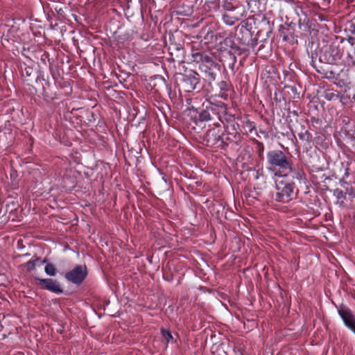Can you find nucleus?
<instances>
[{"mask_svg":"<svg viewBox=\"0 0 355 355\" xmlns=\"http://www.w3.org/2000/svg\"><path fill=\"white\" fill-rule=\"evenodd\" d=\"M218 122H219L220 125L223 124L224 128L230 125L238 124L235 120V117L233 115L228 114L226 112L225 108V112L221 114L220 120H218Z\"/></svg>","mask_w":355,"mask_h":355,"instance_id":"nucleus-22","label":"nucleus"},{"mask_svg":"<svg viewBox=\"0 0 355 355\" xmlns=\"http://www.w3.org/2000/svg\"><path fill=\"white\" fill-rule=\"evenodd\" d=\"M242 123V128L245 134L251 133L256 128L254 122L250 121L248 118H244Z\"/></svg>","mask_w":355,"mask_h":355,"instance_id":"nucleus-24","label":"nucleus"},{"mask_svg":"<svg viewBox=\"0 0 355 355\" xmlns=\"http://www.w3.org/2000/svg\"><path fill=\"white\" fill-rule=\"evenodd\" d=\"M267 168L279 178H286V173H283L285 170L290 168L291 162V157L287 156L281 150H269L266 155Z\"/></svg>","mask_w":355,"mask_h":355,"instance_id":"nucleus-2","label":"nucleus"},{"mask_svg":"<svg viewBox=\"0 0 355 355\" xmlns=\"http://www.w3.org/2000/svg\"><path fill=\"white\" fill-rule=\"evenodd\" d=\"M349 40H354V38L350 37V38H349Z\"/></svg>","mask_w":355,"mask_h":355,"instance_id":"nucleus-35","label":"nucleus"},{"mask_svg":"<svg viewBox=\"0 0 355 355\" xmlns=\"http://www.w3.org/2000/svg\"><path fill=\"white\" fill-rule=\"evenodd\" d=\"M354 101H355V94H354Z\"/></svg>","mask_w":355,"mask_h":355,"instance_id":"nucleus-37","label":"nucleus"},{"mask_svg":"<svg viewBox=\"0 0 355 355\" xmlns=\"http://www.w3.org/2000/svg\"><path fill=\"white\" fill-rule=\"evenodd\" d=\"M311 64H312V66H313V67H314V61H313V60H312V62H311Z\"/></svg>","mask_w":355,"mask_h":355,"instance_id":"nucleus-34","label":"nucleus"},{"mask_svg":"<svg viewBox=\"0 0 355 355\" xmlns=\"http://www.w3.org/2000/svg\"><path fill=\"white\" fill-rule=\"evenodd\" d=\"M35 284L41 289L47 290L51 293L60 294L63 293L60 284L55 279L51 278H40L35 277L34 278Z\"/></svg>","mask_w":355,"mask_h":355,"instance_id":"nucleus-10","label":"nucleus"},{"mask_svg":"<svg viewBox=\"0 0 355 355\" xmlns=\"http://www.w3.org/2000/svg\"><path fill=\"white\" fill-rule=\"evenodd\" d=\"M161 334H162L163 340L166 343V345L169 343H173L176 342L175 339L173 338L171 332L169 330L162 328L161 329Z\"/></svg>","mask_w":355,"mask_h":355,"instance_id":"nucleus-25","label":"nucleus"},{"mask_svg":"<svg viewBox=\"0 0 355 355\" xmlns=\"http://www.w3.org/2000/svg\"><path fill=\"white\" fill-rule=\"evenodd\" d=\"M163 279L167 282H172L173 279V275L170 272H163Z\"/></svg>","mask_w":355,"mask_h":355,"instance_id":"nucleus-32","label":"nucleus"},{"mask_svg":"<svg viewBox=\"0 0 355 355\" xmlns=\"http://www.w3.org/2000/svg\"><path fill=\"white\" fill-rule=\"evenodd\" d=\"M338 313L342 318L345 325L355 334V315L346 306L341 305Z\"/></svg>","mask_w":355,"mask_h":355,"instance_id":"nucleus-14","label":"nucleus"},{"mask_svg":"<svg viewBox=\"0 0 355 355\" xmlns=\"http://www.w3.org/2000/svg\"><path fill=\"white\" fill-rule=\"evenodd\" d=\"M283 173L287 174L286 179H288V173H290L291 180H289V181L295 182V180H296L301 188H302L303 186L305 187V190L304 191V194L309 193V189L308 186L309 182L306 178V175L302 165L294 164L293 162L292 161L290 168L285 170Z\"/></svg>","mask_w":355,"mask_h":355,"instance_id":"nucleus-5","label":"nucleus"},{"mask_svg":"<svg viewBox=\"0 0 355 355\" xmlns=\"http://www.w3.org/2000/svg\"><path fill=\"white\" fill-rule=\"evenodd\" d=\"M344 184H345L344 183V184H342V185L343 186V187H345V188L346 187H345V185H344Z\"/></svg>","mask_w":355,"mask_h":355,"instance_id":"nucleus-36","label":"nucleus"},{"mask_svg":"<svg viewBox=\"0 0 355 355\" xmlns=\"http://www.w3.org/2000/svg\"><path fill=\"white\" fill-rule=\"evenodd\" d=\"M168 51L171 56L175 55L177 59L183 58L184 48L181 44H171L168 46Z\"/></svg>","mask_w":355,"mask_h":355,"instance_id":"nucleus-21","label":"nucleus"},{"mask_svg":"<svg viewBox=\"0 0 355 355\" xmlns=\"http://www.w3.org/2000/svg\"><path fill=\"white\" fill-rule=\"evenodd\" d=\"M190 110L194 111L198 114V121L200 122H212L214 126L220 127L218 120H220L221 114L225 112V107L223 105L209 103L205 108L198 111L193 105Z\"/></svg>","mask_w":355,"mask_h":355,"instance_id":"nucleus-4","label":"nucleus"},{"mask_svg":"<svg viewBox=\"0 0 355 355\" xmlns=\"http://www.w3.org/2000/svg\"><path fill=\"white\" fill-rule=\"evenodd\" d=\"M42 264H40V261H37V266H41Z\"/></svg>","mask_w":355,"mask_h":355,"instance_id":"nucleus-33","label":"nucleus"},{"mask_svg":"<svg viewBox=\"0 0 355 355\" xmlns=\"http://www.w3.org/2000/svg\"><path fill=\"white\" fill-rule=\"evenodd\" d=\"M236 8L229 9L227 6V9L223 15V21L225 24L229 26H233L236 21L241 19L242 14L236 11Z\"/></svg>","mask_w":355,"mask_h":355,"instance_id":"nucleus-17","label":"nucleus"},{"mask_svg":"<svg viewBox=\"0 0 355 355\" xmlns=\"http://www.w3.org/2000/svg\"><path fill=\"white\" fill-rule=\"evenodd\" d=\"M20 70L24 80L26 82L28 85H31L34 82L37 83L41 81V80H44L41 71H40L35 66H28L26 64L23 63L20 64Z\"/></svg>","mask_w":355,"mask_h":355,"instance_id":"nucleus-7","label":"nucleus"},{"mask_svg":"<svg viewBox=\"0 0 355 355\" xmlns=\"http://www.w3.org/2000/svg\"><path fill=\"white\" fill-rule=\"evenodd\" d=\"M275 192L272 199L276 202L287 204L296 198L300 193V189L296 187L295 182L289 181L286 178L275 180Z\"/></svg>","mask_w":355,"mask_h":355,"instance_id":"nucleus-3","label":"nucleus"},{"mask_svg":"<svg viewBox=\"0 0 355 355\" xmlns=\"http://www.w3.org/2000/svg\"><path fill=\"white\" fill-rule=\"evenodd\" d=\"M298 137L300 140L306 141L308 144H310L313 140L312 135L309 130H305L304 127H303L302 130L298 133Z\"/></svg>","mask_w":355,"mask_h":355,"instance_id":"nucleus-26","label":"nucleus"},{"mask_svg":"<svg viewBox=\"0 0 355 355\" xmlns=\"http://www.w3.org/2000/svg\"><path fill=\"white\" fill-rule=\"evenodd\" d=\"M37 261H40V264H43L46 263V259H45L42 260L40 257H35L25 263L24 264V267L26 268L27 272H31L35 270V267L37 266Z\"/></svg>","mask_w":355,"mask_h":355,"instance_id":"nucleus-23","label":"nucleus"},{"mask_svg":"<svg viewBox=\"0 0 355 355\" xmlns=\"http://www.w3.org/2000/svg\"><path fill=\"white\" fill-rule=\"evenodd\" d=\"M225 37L226 36L223 33L214 34L213 31H208L205 36V40H210L214 43V46L217 49L222 44L223 40H225Z\"/></svg>","mask_w":355,"mask_h":355,"instance_id":"nucleus-19","label":"nucleus"},{"mask_svg":"<svg viewBox=\"0 0 355 355\" xmlns=\"http://www.w3.org/2000/svg\"><path fill=\"white\" fill-rule=\"evenodd\" d=\"M44 271L46 275L54 277L57 274V270L54 264L51 263H46L44 266Z\"/></svg>","mask_w":355,"mask_h":355,"instance_id":"nucleus-27","label":"nucleus"},{"mask_svg":"<svg viewBox=\"0 0 355 355\" xmlns=\"http://www.w3.org/2000/svg\"><path fill=\"white\" fill-rule=\"evenodd\" d=\"M254 143L256 144V149H257V152L258 153V155L260 158H262L263 157V151H264V145L262 142L257 140V139H254Z\"/></svg>","mask_w":355,"mask_h":355,"instance_id":"nucleus-29","label":"nucleus"},{"mask_svg":"<svg viewBox=\"0 0 355 355\" xmlns=\"http://www.w3.org/2000/svg\"><path fill=\"white\" fill-rule=\"evenodd\" d=\"M236 52L228 51V53L223 54L221 61L224 66H227L232 71L235 72V64L236 62Z\"/></svg>","mask_w":355,"mask_h":355,"instance_id":"nucleus-18","label":"nucleus"},{"mask_svg":"<svg viewBox=\"0 0 355 355\" xmlns=\"http://www.w3.org/2000/svg\"><path fill=\"white\" fill-rule=\"evenodd\" d=\"M194 61L199 63L198 69L203 80L209 85L215 81L220 72V66L203 52L193 54Z\"/></svg>","mask_w":355,"mask_h":355,"instance_id":"nucleus-1","label":"nucleus"},{"mask_svg":"<svg viewBox=\"0 0 355 355\" xmlns=\"http://www.w3.org/2000/svg\"><path fill=\"white\" fill-rule=\"evenodd\" d=\"M333 195L336 198V204L338 205L340 207H346V200L347 196L346 193L344 191L340 189H336L333 191Z\"/></svg>","mask_w":355,"mask_h":355,"instance_id":"nucleus-20","label":"nucleus"},{"mask_svg":"<svg viewBox=\"0 0 355 355\" xmlns=\"http://www.w3.org/2000/svg\"><path fill=\"white\" fill-rule=\"evenodd\" d=\"M279 35L285 42H288L291 44H294L297 42V38L295 35V29L292 24L284 25L281 24L279 26Z\"/></svg>","mask_w":355,"mask_h":355,"instance_id":"nucleus-15","label":"nucleus"},{"mask_svg":"<svg viewBox=\"0 0 355 355\" xmlns=\"http://www.w3.org/2000/svg\"><path fill=\"white\" fill-rule=\"evenodd\" d=\"M217 51H219L223 54L228 53V51L236 52L238 55H241L247 51L245 48H242L235 44L232 37H225V40H223L222 44L218 47Z\"/></svg>","mask_w":355,"mask_h":355,"instance_id":"nucleus-13","label":"nucleus"},{"mask_svg":"<svg viewBox=\"0 0 355 355\" xmlns=\"http://www.w3.org/2000/svg\"><path fill=\"white\" fill-rule=\"evenodd\" d=\"M340 51L337 47L330 46L325 47L320 55V61L330 64H336L340 59Z\"/></svg>","mask_w":355,"mask_h":355,"instance_id":"nucleus-11","label":"nucleus"},{"mask_svg":"<svg viewBox=\"0 0 355 355\" xmlns=\"http://www.w3.org/2000/svg\"><path fill=\"white\" fill-rule=\"evenodd\" d=\"M236 39L239 44L243 46V48H245L247 50L248 49L246 47H254V46L256 44L254 39L252 38V34L251 31L246 28H241L239 33L237 34Z\"/></svg>","mask_w":355,"mask_h":355,"instance_id":"nucleus-16","label":"nucleus"},{"mask_svg":"<svg viewBox=\"0 0 355 355\" xmlns=\"http://www.w3.org/2000/svg\"><path fill=\"white\" fill-rule=\"evenodd\" d=\"M225 141H226L225 146L228 145V143H235L239 144L243 139V137L240 133V125L239 124L230 125L226 126L225 128Z\"/></svg>","mask_w":355,"mask_h":355,"instance_id":"nucleus-12","label":"nucleus"},{"mask_svg":"<svg viewBox=\"0 0 355 355\" xmlns=\"http://www.w3.org/2000/svg\"><path fill=\"white\" fill-rule=\"evenodd\" d=\"M180 87L181 89L185 92H192L195 90L200 91L202 88L200 74L193 71L184 74L181 80Z\"/></svg>","mask_w":355,"mask_h":355,"instance_id":"nucleus-6","label":"nucleus"},{"mask_svg":"<svg viewBox=\"0 0 355 355\" xmlns=\"http://www.w3.org/2000/svg\"><path fill=\"white\" fill-rule=\"evenodd\" d=\"M345 184L347 185L345 191L346 196H348L350 200H352L355 198V187L348 184L346 182H345Z\"/></svg>","mask_w":355,"mask_h":355,"instance_id":"nucleus-28","label":"nucleus"},{"mask_svg":"<svg viewBox=\"0 0 355 355\" xmlns=\"http://www.w3.org/2000/svg\"><path fill=\"white\" fill-rule=\"evenodd\" d=\"M218 86L220 88V91L226 92L229 90L230 85L225 80H221L218 83Z\"/></svg>","mask_w":355,"mask_h":355,"instance_id":"nucleus-30","label":"nucleus"},{"mask_svg":"<svg viewBox=\"0 0 355 355\" xmlns=\"http://www.w3.org/2000/svg\"><path fill=\"white\" fill-rule=\"evenodd\" d=\"M221 127L214 126L209 128L206 133L205 138L209 146H225V133L221 132Z\"/></svg>","mask_w":355,"mask_h":355,"instance_id":"nucleus-9","label":"nucleus"},{"mask_svg":"<svg viewBox=\"0 0 355 355\" xmlns=\"http://www.w3.org/2000/svg\"><path fill=\"white\" fill-rule=\"evenodd\" d=\"M346 62L349 66H355V51L354 55L348 53Z\"/></svg>","mask_w":355,"mask_h":355,"instance_id":"nucleus-31","label":"nucleus"},{"mask_svg":"<svg viewBox=\"0 0 355 355\" xmlns=\"http://www.w3.org/2000/svg\"><path fill=\"white\" fill-rule=\"evenodd\" d=\"M87 276L85 265H76L72 270L67 272L64 278L69 282L76 285L81 284Z\"/></svg>","mask_w":355,"mask_h":355,"instance_id":"nucleus-8","label":"nucleus"}]
</instances>
